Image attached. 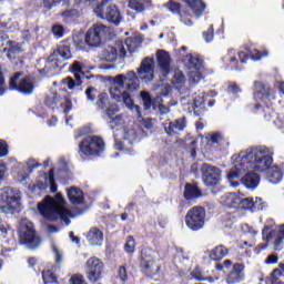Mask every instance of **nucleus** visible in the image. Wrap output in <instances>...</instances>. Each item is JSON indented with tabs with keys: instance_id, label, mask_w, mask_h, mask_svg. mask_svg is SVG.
Returning <instances> with one entry per match:
<instances>
[{
	"instance_id": "54",
	"label": "nucleus",
	"mask_w": 284,
	"mask_h": 284,
	"mask_svg": "<svg viewBox=\"0 0 284 284\" xmlns=\"http://www.w3.org/2000/svg\"><path fill=\"white\" fill-rule=\"evenodd\" d=\"M171 91L172 87H170V84H163L162 91L158 93V99H163V97H168V94H170Z\"/></svg>"
},
{
	"instance_id": "53",
	"label": "nucleus",
	"mask_w": 284,
	"mask_h": 284,
	"mask_svg": "<svg viewBox=\"0 0 284 284\" xmlns=\"http://www.w3.org/2000/svg\"><path fill=\"white\" fill-rule=\"evenodd\" d=\"M52 252L55 256V263H63V253L61 252V250H59V247H57V245L52 246Z\"/></svg>"
},
{
	"instance_id": "47",
	"label": "nucleus",
	"mask_w": 284,
	"mask_h": 284,
	"mask_svg": "<svg viewBox=\"0 0 284 284\" xmlns=\"http://www.w3.org/2000/svg\"><path fill=\"white\" fill-rule=\"evenodd\" d=\"M173 85H181L185 83V75H183V72L180 70H176L173 74V80H172Z\"/></svg>"
},
{
	"instance_id": "16",
	"label": "nucleus",
	"mask_w": 284,
	"mask_h": 284,
	"mask_svg": "<svg viewBox=\"0 0 284 284\" xmlns=\"http://www.w3.org/2000/svg\"><path fill=\"white\" fill-rule=\"evenodd\" d=\"M201 172L202 181L207 187H213V185H219V183H221V169L214 165L203 164Z\"/></svg>"
},
{
	"instance_id": "6",
	"label": "nucleus",
	"mask_w": 284,
	"mask_h": 284,
	"mask_svg": "<svg viewBox=\"0 0 284 284\" xmlns=\"http://www.w3.org/2000/svg\"><path fill=\"white\" fill-rule=\"evenodd\" d=\"M45 105L51 108L53 112H59L60 114H69L72 111V100L68 97V90L52 89L45 97Z\"/></svg>"
},
{
	"instance_id": "33",
	"label": "nucleus",
	"mask_w": 284,
	"mask_h": 284,
	"mask_svg": "<svg viewBox=\"0 0 284 284\" xmlns=\"http://www.w3.org/2000/svg\"><path fill=\"white\" fill-rule=\"evenodd\" d=\"M67 194L72 205H81V203H83V191L77 187H71L68 190Z\"/></svg>"
},
{
	"instance_id": "39",
	"label": "nucleus",
	"mask_w": 284,
	"mask_h": 284,
	"mask_svg": "<svg viewBox=\"0 0 284 284\" xmlns=\"http://www.w3.org/2000/svg\"><path fill=\"white\" fill-rule=\"evenodd\" d=\"M21 52V44L18 42H10L8 48V59H14V54H19Z\"/></svg>"
},
{
	"instance_id": "64",
	"label": "nucleus",
	"mask_w": 284,
	"mask_h": 284,
	"mask_svg": "<svg viewBox=\"0 0 284 284\" xmlns=\"http://www.w3.org/2000/svg\"><path fill=\"white\" fill-rule=\"evenodd\" d=\"M6 172H8V168H6V164L0 162V181L6 178Z\"/></svg>"
},
{
	"instance_id": "13",
	"label": "nucleus",
	"mask_w": 284,
	"mask_h": 284,
	"mask_svg": "<svg viewBox=\"0 0 284 284\" xmlns=\"http://www.w3.org/2000/svg\"><path fill=\"white\" fill-rule=\"evenodd\" d=\"M262 239L267 243H272L275 252H281L284 247V224L280 225L278 229H272L267 225L262 230Z\"/></svg>"
},
{
	"instance_id": "3",
	"label": "nucleus",
	"mask_w": 284,
	"mask_h": 284,
	"mask_svg": "<svg viewBox=\"0 0 284 284\" xmlns=\"http://www.w3.org/2000/svg\"><path fill=\"white\" fill-rule=\"evenodd\" d=\"M106 116H109V125L111 130H113V136L115 141V150H121L128 152V154H134L132 150V144L139 141V136H141V131H136L134 125L130 124L123 115L114 114L120 112L119 105L111 104L105 108Z\"/></svg>"
},
{
	"instance_id": "7",
	"label": "nucleus",
	"mask_w": 284,
	"mask_h": 284,
	"mask_svg": "<svg viewBox=\"0 0 284 284\" xmlns=\"http://www.w3.org/2000/svg\"><path fill=\"white\" fill-rule=\"evenodd\" d=\"M72 59V51H70V45L68 43L59 44L58 49L48 58V60L40 59L39 63H45L43 69H39L41 74L49 72V70H57L59 63Z\"/></svg>"
},
{
	"instance_id": "4",
	"label": "nucleus",
	"mask_w": 284,
	"mask_h": 284,
	"mask_svg": "<svg viewBox=\"0 0 284 284\" xmlns=\"http://www.w3.org/2000/svg\"><path fill=\"white\" fill-rule=\"evenodd\" d=\"M38 212L45 221H63L65 225H70V217L72 213L68 210V204L61 193L54 197L47 195L40 203H38Z\"/></svg>"
},
{
	"instance_id": "57",
	"label": "nucleus",
	"mask_w": 284,
	"mask_h": 284,
	"mask_svg": "<svg viewBox=\"0 0 284 284\" xmlns=\"http://www.w3.org/2000/svg\"><path fill=\"white\" fill-rule=\"evenodd\" d=\"M52 33L54 34V37H57L58 39H61V37H63V27L55 24L52 28Z\"/></svg>"
},
{
	"instance_id": "59",
	"label": "nucleus",
	"mask_w": 284,
	"mask_h": 284,
	"mask_svg": "<svg viewBox=\"0 0 284 284\" xmlns=\"http://www.w3.org/2000/svg\"><path fill=\"white\" fill-rule=\"evenodd\" d=\"M6 93V78H3V72L0 68V97H3Z\"/></svg>"
},
{
	"instance_id": "2",
	"label": "nucleus",
	"mask_w": 284,
	"mask_h": 284,
	"mask_svg": "<svg viewBox=\"0 0 284 284\" xmlns=\"http://www.w3.org/2000/svg\"><path fill=\"white\" fill-rule=\"evenodd\" d=\"M139 81L143 83H151L154 81V59L144 58L138 68V75L134 71H129L126 75L119 74L113 79V83L109 90L111 98L114 101L124 103V105L130 110L139 122L142 123L145 130H152L154 128V122L152 119H142L141 118V106L134 104L132 100V93L139 92Z\"/></svg>"
},
{
	"instance_id": "17",
	"label": "nucleus",
	"mask_w": 284,
	"mask_h": 284,
	"mask_svg": "<svg viewBox=\"0 0 284 284\" xmlns=\"http://www.w3.org/2000/svg\"><path fill=\"white\" fill-rule=\"evenodd\" d=\"M21 72L16 73L9 82L10 90H17L21 94H32L34 92V84L30 78H24L19 82Z\"/></svg>"
},
{
	"instance_id": "5",
	"label": "nucleus",
	"mask_w": 284,
	"mask_h": 284,
	"mask_svg": "<svg viewBox=\"0 0 284 284\" xmlns=\"http://www.w3.org/2000/svg\"><path fill=\"white\" fill-rule=\"evenodd\" d=\"M270 52L253 50L250 52L247 49L242 48L240 50L229 49L222 61L226 70H243V65L247 63L250 57L253 61H261V59L268 57Z\"/></svg>"
},
{
	"instance_id": "8",
	"label": "nucleus",
	"mask_w": 284,
	"mask_h": 284,
	"mask_svg": "<svg viewBox=\"0 0 284 284\" xmlns=\"http://www.w3.org/2000/svg\"><path fill=\"white\" fill-rule=\"evenodd\" d=\"M18 234L20 245H26L29 250H37L41 245V239L34 231V224L30 220H21L19 223Z\"/></svg>"
},
{
	"instance_id": "28",
	"label": "nucleus",
	"mask_w": 284,
	"mask_h": 284,
	"mask_svg": "<svg viewBox=\"0 0 284 284\" xmlns=\"http://www.w3.org/2000/svg\"><path fill=\"white\" fill-rule=\"evenodd\" d=\"M183 63L189 70L199 71L203 68V60L196 54L187 53L183 58Z\"/></svg>"
},
{
	"instance_id": "56",
	"label": "nucleus",
	"mask_w": 284,
	"mask_h": 284,
	"mask_svg": "<svg viewBox=\"0 0 284 284\" xmlns=\"http://www.w3.org/2000/svg\"><path fill=\"white\" fill-rule=\"evenodd\" d=\"M85 95L88 101H94L97 99V89L94 88L87 89Z\"/></svg>"
},
{
	"instance_id": "37",
	"label": "nucleus",
	"mask_w": 284,
	"mask_h": 284,
	"mask_svg": "<svg viewBox=\"0 0 284 284\" xmlns=\"http://www.w3.org/2000/svg\"><path fill=\"white\" fill-rule=\"evenodd\" d=\"M191 276L192 278H195V281H209V283H214V278L207 277L205 273L199 267H195L191 272Z\"/></svg>"
},
{
	"instance_id": "42",
	"label": "nucleus",
	"mask_w": 284,
	"mask_h": 284,
	"mask_svg": "<svg viewBox=\"0 0 284 284\" xmlns=\"http://www.w3.org/2000/svg\"><path fill=\"white\" fill-rule=\"evenodd\" d=\"M42 281L44 284H59L57 276L51 271L42 272Z\"/></svg>"
},
{
	"instance_id": "63",
	"label": "nucleus",
	"mask_w": 284,
	"mask_h": 284,
	"mask_svg": "<svg viewBox=\"0 0 284 284\" xmlns=\"http://www.w3.org/2000/svg\"><path fill=\"white\" fill-rule=\"evenodd\" d=\"M9 230L10 227L8 226V224H0V233L3 236V239L8 236Z\"/></svg>"
},
{
	"instance_id": "25",
	"label": "nucleus",
	"mask_w": 284,
	"mask_h": 284,
	"mask_svg": "<svg viewBox=\"0 0 284 284\" xmlns=\"http://www.w3.org/2000/svg\"><path fill=\"white\" fill-rule=\"evenodd\" d=\"M163 128L169 136H174V134H176V130L178 132H183V130L187 128V121L185 120V116H182L173 122H165Z\"/></svg>"
},
{
	"instance_id": "36",
	"label": "nucleus",
	"mask_w": 284,
	"mask_h": 284,
	"mask_svg": "<svg viewBox=\"0 0 284 284\" xmlns=\"http://www.w3.org/2000/svg\"><path fill=\"white\" fill-rule=\"evenodd\" d=\"M41 190L50 187V192L54 194L57 192V183L54 182V169L49 171V174L44 178V184L38 185Z\"/></svg>"
},
{
	"instance_id": "22",
	"label": "nucleus",
	"mask_w": 284,
	"mask_h": 284,
	"mask_svg": "<svg viewBox=\"0 0 284 284\" xmlns=\"http://www.w3.org/2000/svg\"><path fill=\"white\" fill-rule=\"evenodd\" d=\"M265 207V203L261 197H240V210H248V212H258Z\"/></svg>"
},
{
	"instance_id": "51",
	"label": "nucleus",
	"mask_w": 284,
	"mask_h": 284,
	"mask_svg": "<svg viewBox=\"0 0 284 284\" xmlns=\"http://www.w3.org/2000/svg\"><path fill=\"white\" fill-rule=\"evenodd\" d=\"M226 90H227L229 94L236 95V94H239V92H241V87H239V84H236V82H231V83H229Z\"/></svg>"
},
{
	"instance_id": "19",
	"label": "nucleus",
	"mask_w": 284,
	"mask_h": 284,
	"mask_svg": "<svg viewBox=\"0 0 284 284\" xmlns=\"http://www.w3.org/2000/svg\"><path fill=\"white\" fill-rule=\"evenodd\" d=\"M254 90L255 101H262V103H267V101H274L276 99V95H274V91L271 90L270 85L261 81L254 82Z\"/></svg>"
},
{
	"instance_id": "48",
	"label": "nucleus",
	"mask_w": 284,
	"mask_h": 284,
	"mask_svg": "<svg viewBox=\"0 0 284 284\" xmlns=\"http://www.w3.org/2000/svg\"><path fill=\"white\" fill-rule=\"evenodd\" d=\"M141 99L144 103V110H150L152 108V97L146 91L141 92Z\"/></svg>"
},
{
	"instance_id": "18",
	"label": "nucleus",
	"mask_w": 284,
	"mask_h": 284,
	"mask_svg": "<svg viewBox=\"0 0 284 284\" xmlns=\"http://www.w3.org/2000/svg\"><path fill=\"white\" fill-rule=\"evenodd\" d=\"M87 274L91 283L101 281L103 276V262L97 257H91L87 262Z\"/></svg>"
},
{
	"instance_id": "11",
	"label": "nucleus",
	"mask_w": 284,
	"mask_h": 284,
	"mask_svg": "<svg viewBox=\"0 0 284 284\" xmlns=\"http://www.w3.org/2000/svg\"><path fill=\"white\" fill-rule=\"evenodd\" d=\"M108 34H110L109 27L103 23H95L87 31L85 43L89 44L90 48H99Z\"/></svg>"
},
{
	"instance_id": "21",
	"label": "nucleus",
	"mask_w": 284,
	"mask_h": 284,
	"mask_svg": "<svg viewBox=\"0 0 284 284\" xmlns=\"http://www.w3.org/2000/svg\"><path fill=\"white\" fill-rule=\"evenodd\" d=\"M227 284H239L245 281V264L235 263L225 278Z\"/></svg>"
},
{
	"instance_id": "55",
	"label": "nucleus",
	"mask_w": 284,
	"mask_h": 284,
	"mask_svg": "<svg viewBox=\"0 0 284 284\" xmlns=\"http://www.w3.org/2000/svg\"><path fill=\"white\" fill-rule=\"evenodd\" d=\"M118 276L122 281V283H125V281H128V270L125 268V266H120Z\"/></svg>"
},
{
	"instance_id": "32",
	"label": "nucleus",
	"mask_w": 284,
	"mask_h": 284,
	"mask_svg": "<svg viewBox=\"0 0 284 284\" xmlns=\"http://www.w3.org/2000/svg\"><path fill=\"white\" fill-rule=\"evenodd\" d=\"M185 3L189 4L190 10L195 14V17L199 19V17H202L205 12V3H203L202 0H184Z\"/></svg>"
},
{
	"instance_id": "26",
	"label": "nucleus",
	"mask_w": 284,
	"mask_h": 284,
	"mask_svg": "<svg viewBox=\"0 0 284 284\" xmlns=\"http://www.w3.org/2000/svg\"><path fill=\"white\" fill-rule=\"evenodd\" d=\"M156 59L162 77H164V79H168V74H170V53L160 50L156 53Z\"/></svg>"
},
{
	"instance_id": "15",
	"label": "nucleus",
	"mask_w": 284,
	"mask_h": 284,
	"mask_svg": "<svg viewBox=\"0 0 284 284\" xmlns=\"http://www.w3.org/2000/svg\"><path fill=\"white\" fill-rule=\"evenodd\" d=\"M155 256L156 252L152 248H144L141 253V267L144 268L149 276H156L161 272V265L154 262Z\"/></svg>"
},
{
	"instance_id": "24",
	"label": "nucleus",
	"mask_w": 284,
	"mask_h": 284,
	"mask_svg": "<svg viewBox=\"0 0 284 284\" xmlns=\"http://www.w3.org/2000/svg\"><path fill=\"white\" fill-rule=\"evenodd\" d=\"M166 8L173 14H179L180 20L184 23V26H192V14L190 13V9H181V4L174 1H169L166 3Z\"/></svg>"
},
{
	"instance_id": "10",
	"label": "nucleus",
	"mask_w": 284,
	"mask_h": 284,
	"mask_svg": "<svg viewBox=\"0 0 284 284\" xmlns=\"http://www.w3.org/2000/svg\"><path fill=\"white\" fill-rule=\"evenodd\" d=\"M21 205V193L12 187L0 189V210L4 214L13 213Z\"/></svg>"
},
{
	"instance_id": "38",
	"label": "nucleus",
	"mask_w": 284,
	"mask_h": 284,
	"mask_svg": "<svg viewBox=\"0 0 284 284\" xmlns=\"http://www.w3.org/2000/svg\"><path fill=\"white\" fill-rule=\"evenodd\" d=\"M205 99H207V95L203 91H197L193 97L194 108L203 106L205 104Z\"/></svg>"
},
{
	"instance_id": "27",
	"label": "nucleus",
	"mask_w": 284,
	"mask_h": 284,
	"mask_svg": "<svg viewBox=\"0 0 284 284\" xmlns=\"http://www.w3.org/2000/svg\"><path fill=\"white\" fill-rule=\"evenodd\" d=\"M85 236L90 245H97V246L103 245L104 235L101 229L93 226L87 232Z\"/></svg>"
},
{
	"instance_id": "41",
	"label": "nucleus",
	"mask_w": 284,
	"mask_h": 284,
	"mask_svg": "<svg viewBox=\"0 0 284 284\" xmlns=\"http://www.w3.org/2000/svg\"><path fill=\"white\" fill-rule=\"evenodd\" d=\"M271 284H284V274L281 270H273L271 274Z\"/></svg>"
},
{
	"instance_id": "52",
	"label": "nucleus",
	"mask_w": 284,
	"mask_h": 284,
	"mask_svg": "<svg viewBox=\"0 0 284 284\" xmlns=\"http://www.w3.org/2000/svg\"><path fill=\"white\" fill-rule=\"evenodd\" d=\"M62 17L64 21H71V19H74V17H79V11L77 10H68L62 12Z\"/></svg>"
},
{
	"instance_id": "14",
	"label": "nucleus",
	"mask_w": 284,
	"mask_h": 284,
	"mask_svg": "<svg viewBox=\"0 0 284 284\" xmlns=\"http://www.w3.org/2000/svg\"><path fill=\"white\" fill-rule=\"evenodd\" d=\"M185 223L186 227L192 230V232H199V230H203L205 225V209L195 206L189 210L185 215Z\"/></svg>"
},
{
	"instance_id": "1",
	"label": "nucleus",
	"mask_w": 284,
	"mask_h": 284,
	"mask_svg": "<svg viewBox=\"0 0 284 284\" xmlns=\"http://www.w3.org/2000/svg\"><path fill=\"white\" fill-rule=\"evenodd\" d=\"M233 166L229 171L226 179L232 187H239V182L234 179H241L242 185L246 190H256L261 183V176L255 172H267L274 163V149L265 145L248 148L239 154L232 156Z\"/></svg>"
},
{
	"instance_id": "20",
	"label": "nucleus",
	"mask_w": 284,
	"mask_h": 284,
	"mask_svg": "<svg viewBox=\"0 0 284 284\" xmlns=\"http://www.w3.org/2000/svg\"><path fill=\"white\" fill-rule=\"evenodd\" d=\"M71 72L74 74L75 81L72 78H65L62 80L63 85H67L69 90H74L75 85H81V77H83V65L79 61H74L71 65Z\"/></svg>"
},
{
	"instance_id": "43",
	"label": "nucleus",
	"mask_w": 284,
	"mask_h": 284,
	"mask_svg": "<svg viewBox=\"0 0 284 284\" xmlns=\"http://www.w3.org/2000/svg\"><path fill=\"white\" fill-rule=\"evenodd\" d=\"M110 105L108 93H100L98 97V106L100 110H105Z\"/></svg>"
},
{
	"instance_id": "49",
	"label": "nucleus",
	"mask_w": 284,
	"mask_h": 284,
	"mask_svg": "<svg viewBox=\"0 0 284 284\" xmlns=\"http://www.w3.org/2000/svg\"><path fill=\"white\" fill-rule=\"evenodd\" d=\"M203 39L205 43H212L214 41V27L210 26L206 31L203 32Z\"/></svg>"
},
{
	"instance_id": "12",
	"label": "nucleus",
	"mask_w": 284,
	"mask_h": 284,
	"mask_svg": "<svg viewBox=\"0 0 284 284\" xmlns=\"http://www.w3.org/2000/svg\"><path fill=\"white\" fill-rule=\"evenodd\" d=\"M79 148L81 154H84V156H99L105 150V142L97 135L88 136L82 140Z\"/></svg>"
},
{
	"instance_id": "34",
	"label": "nucleus",
	"mask_w": 284,
	"mask_h": 284,
	"mask_svg": "<svg viewBox=\"0 0 284 284\" xmlns=\"http://www.w3.org/2000/svg\"><path fill=\"white\" fill-rule=\"evenodd\" d=\"M141 43L142 40L139 37L128 38L125 42H123L125 55L128 52L132 53L138 50V48H141Z\"/></svg>"
},
{
	"instance_id": "50",
	"label": "nucleus",
	"mask_w": 284,
	"mask_h": 284,
	"mask_svg": "<svg viewBox=\"0 0 284 284\" xmlns=\"http://www.w3.org/2000/svg\"><path fill=\"white\" fill-rule=\"evenodd\" d=\"M241 231L243 234H248V236H256L258 234V231H256L254 227L250 226V224H242Z\"/></svg>"
},
{
	"instance_id": "44",
	"label": "nucleus",
	"mask_w": 284,
	"mask_h": 284,
	"mask_svg": "<svg viewBox=\"0 0 284 284\" xmlns=\"http://www.w3.org/2000/svg\"><path fill=\"white\" fill-rule=\"evenodd\" d=\"M128 8L135 10V12H143L145 10V6L139 0H129Z\"/></svg>"
},
{
	"instance_id": "29",
	"label": "nucleus",
	"mask_w": 284,
	"mask_h": 284,
	"mask_svg": "<svg viewBox=\"0 0 284 284\" xmlns=\"http://www.w3.org/2000/svg\"><path fill=\"white\" fill-rule=\"evenodd\" d=\"M241 203V195L236 193H226L221 197V204L225 207H239Z\"/></svg>"
},
{
	"instance_id": "30",
	"label": "nucleus",
	"mask_w": 284,
	"mask_h": 284,
	"mask_svg": "<svg viewBox=\"0 0 284 284\" xmlns=\"http://www.w3.org/2000/svg\"><path fill=\"white\" fill-rule=\"evenodd\" d=\"M267 172V180L270 183H273L274 185L281 183L283 181V171L278 166H273L272 164L270 165L268 169H266Z\"/></svg>"
},
{
	"instance_id": "61",
	"label": "nucleus",
	"mask_w": 284,
	"mask_h": 284,
	"mask_svg": "<svg viewBox=\"0 0 284 284\" xmlns=\"http://www.w3.org/2000/svg\"><path fill=\"white\" fill-rule=\"evenodd\" d=\"M39 165L40 164L34 159H29L28 162H27V166H28L30 172H32V170H37V168H39Z\"/></svg>"
},
{
	"instance_id": "62",
	"label": "nucleus",
	"mask_w": 284,
	"mask_h": 284,
	"mask_svg": "<svg viewBox=\"0 0 284 284\" xmlns=\"http://www.w3.org/2000/svg\"><path fill=\"white\" fill-rule=\"evenodd\" d=\"M71 284H87L85 281H83V276L81 275H73L70 280Z\"/></svg>"
},
{
	"instance_id": "60",
	"label": "nucleus",
	"mask_w": 284,
	"mask_h": 284,
	"mask_svg": "<svg viewBox=\"0 0 284 284\" xmlns=\"http://www.w3.org/2000/svg\"><path fill=\"white\" fill-rule=\"evenodd\" d=\"M276 263H278V256L274 254L268 255L265 260L266 265H276Z\"/></svg>"
},
{
	"instance_id": "35",
	"label": "nucleus",
	"mask_w": 284,
	"mask_h": 284,
	"mask_svg": "<svg viewBox=\"0 0 284 284\" xmlns=\"http://www.w3.org/2000/svg\"><path fill=\"white\" fill-rule=\"evenodd\" d=\"M201 196V190L194 184H186L184 189V199L186 201H194Z\"/></svg>"
},
{
	"instance_id": "58",
	"label": "nucleus",
	"mask_w": 284,
	"mask_h": 284,
	"mask_svg": "<svg viewBox=\"0 0 284 284\" xmlns=\"http://www.w3.org/2000/svg\"><path fill=\"white\" fill-rule=\"evenodd\" d=\"M8 154V143L6 141L0 140V159H3Z\"/></svg>"
},
{
	"instance_id": "40",
	"label": "nucleus",
	"mask_w": 284,
	"mask_h": 284,
	"mask_svg": "<svg viewBox=\"0 0 284 284\" xmlns=\"http://www.w3.org/2000/svg\"><path fill=\"white\" fill-rule=\"evenodd\" d=\"M136 250V241L133 236H128L126 242L124 244V251L126 254H134V251Z\"/></svg>"
},
{
	"instance_id": "45",
	"label": "nucleus",
	"mask_w": 284,
	"mask_h": 284,
	"mask_svg": "<svg viewBox=\"0 0 284 284\" xmlns=\"http://www.w3.org/2000/svg\"><path fill=\"white\" fill-rule=\"evenodd\" d=\"M224 139L225 138L223 136V133H221V132L211 133L209 143H213L214 145H221V143H223Z\"/></svg>"
},
{
	"instance_id": "9",
	"label": "nucleus",
	"mask_w": 284,
	"mask_h": 284,
	"mask_svg": "<svg viewBox=\"0 0 284 284\" xmlns=\"http://www.w3.org/2000/svg\"><path fill=\"white\" fill-rule=\"evenodd\" d=\"M112 0H102L101 3L94 8L93 12L99 19L113 23L114 26H121L123 16L121 14L118 6L108 4Z\"/></svg>"
},
{
	"instance_id": "46",
	"label": "nucleus",
	"mask_w": 284,
	"mask_h": 284,
	"mask_svg": "<svg viewBox=\"0 0 284 284\" xmlns=\"http://www.w3.org/2000/svg\"><path fill=\"white\" fill-rule=\"evenodd\" d=\"M201 79H203V75L201 74V72L199 71L189 72V83H191V85H196V83H199Z\"/></svg>"
},
{
	"instance_id": "31",
	"label": "nucleus",
	"mask_w": 284,
	"mask_h": 284,
	"mask_svg": "<svg viewBox=\"0 0 284 284\" xmlns=\"http://www.w3.org/2000/svg\"><path fill=\"white\" fill-rule=\"evenodd\" d=\"M227 254H230V251L223 245L215 246L209 252L211 261H223Z\"/></svg>"
},
{
	"instance_id": "23",
	"label": "nucleus",
	"mask_w": 284,
	"mask_h": 284,
	"mask_svg": "<svg viewBox=\"0 0 284 284\" xmlns=\"http://www.w3.org/2000/svg\"><path fill=\"white\" fill-rule=\"evenodd\" d=\"M103 57L105 61L110 63L116 61L118 57L123 59L125 57V45H123V41H118L114 47H108L103 51Z\"/></svg>"
}]
</instances>
